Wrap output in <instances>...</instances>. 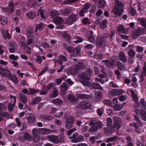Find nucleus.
<instances>
[{
    "mask_svg": "<svg viewBox=\"0 0 146 146\" xmlns=\"http://www.w3.org/2000/svg\"><path fill=\"white\" fill-rule=\"evenodd\" d=\"M9 58L13 60H16L18 58V56H15L13 54H11L9 56Z\"/></svg>",
    "mask_w": 146,
    "mask_h": 146,
    "instance_id": "0e129e2a",
    "label": "nucleus"
},
{
    "mask_svg": "<svg viewBox=\"0 0 146 146\" xmlns=\"http://www.w3.org/2000/svg\"><path fill=\"white\" fill-rule=\"evenodd\" d=\"M32 133L34 135L33 141L35 143L37 142L40 139V136L38 130L35 129H33Z\"/></svg>",
    "mask_w": 146,
    "mask_h": 146,
    "instance_id": "4468645a",
    "label": "nucleus"
},
{
    "mask_svg": "<svg viewBox=\"0 0 146 146\" xmlns=\"http://www.w3.org/2000/svg\"><path fill=\"white\" fill-rule=\"evenodd\" d=\"M77 97L80 99H89L90 98V95L85 94H78L77 95Z\"/></svg>",
    "mask_w": 146,
    "mask_h": 146,
    "instance_id": "473e14b6",
    "label": "nucleus"
},
{
    "mask_svg": "<svg viewBox=\"0 0 146 146\" xmlns=\"http://www.w3.org/2000/svg\"><path fill=\"white\" fill-rule=\"evenodd\" d=\"M85 73L88 76H90V77L92 76L93 73V71L90 68H88L86 69L85 71Z\"/></svg>",
    "mask_w": 146,
    "mask_h": 146,
    "instance_id": "a18cd8bd",
    "label": "nucleus"
},
{
    "mask_svg": "<svg viewBox=\"0 0 146 146\" xmlns=\"http://www.w3.org/2000/svg\"><path fill=\"white\" fill-rule=\"evenodd\" d=\"M38 130L39 133L42 135L52 133H53L54 131V130H51L49 129L44 128H38Z\"/></svg>",
    "mask_w": 146,
    "mask_h": 146,
    "instance_id": "2eb2a0df",
    "label": "nucleus"
},
{
    "mask_svg": "<svg viewBox=\"0 0 146 146\" xmlns=\"http://www.w3.org/2000/svg\"><path fill=\"white\" fill-rule=\"evenodd\" d=\"M1 31L5 40L7 38L9 39L11 38V36H10L7 30L1 29Z\"/></svg>",
    "mask_w": 146,
    "mask_h": 146,
    "instance_id": "4be33fe9",
    "label": "nucleus"
},
{
    "mask_svg": "<svg viewBox=\"0 0 146 146\" xmlns=\"http://www.w3.org/2000/svg\"><path fill=\"white\" fill-rule=\"evenodd\" d=\"M61 14L63 16H67L70 15L71 11V9L65 8L63 9H61L60 11Z\"/></svg>",
    "mask_w": 146,
    "mask_h": 146,
    "instance_id": "6ab92c4d",
    "label": "nucleus"
},
{
    "mask_svg": "<svg viewBox=\"0 0 146 146\" xmlns=\"http://www.w3.org/2000/svg\"><path fill=\"white\" fill-rule=\"evenodd\" d=\"M61 93L62 95L66 94L68 89V84L66 82H63L60 86Z\"/></svg>",
    "mask_w": 146,
    "mask_h": 146,
    "instance_id": "ddd939ff",
    "label": "nucleus"
},
{
    "mask_svg": "<svg viewBox=\"0 0 146 146\" xmlns=\"http://www.w3.org/2000/svg\"><path fill=\"white\" fill-rule=\"evenodd\" d=\"M78 77L80 78L79 82L84 86H89L90 85L91 77L88 76L85 72H82L79 74Z\"/></svg>",
    "mask_w": 146,
    "mask_h": 146,
    "instance_id": "f257e3e1",
    "label": "nucleus"
},
{
    "mask_svg": "<svg viewBox=\"0 0 146 146\" xmlns=\"http://www.w3.org/2000/svg\"><path fill=\"white\" fill-rule=\"evenodd\" d=\"M95 96L97 100H100L102 98V94L100 91L97 92L95 93Z\"/></svg>",
    "mask_w": 146,
    "mask_h": 146,
    "instance_id": "a19ab883",
    "label": "nucleus"
},
{
    "mask_svg": "<svg viewBox=\"0 0 146 146\" xmlns=\"http://www.w3.org/2000/svg\"><path fill=\"white\" fill-rule=\"evenodd\" d=\"M115 3L116 5L115 6H117V7L118 6L117 5H118L120 7H122L123 6V4L121 2L119 1L118 0H115Z\"/></svg>",
    "mask_w": 146,
    "mask_h": 146,
    "instance_id": "680f3d73",
    "label": "nucleus"
},
{
    "mask_svg": "<svg viewBox=\"0 0 146 146\" xmlns=\"http://www.w3.org/2000/svg\"><path fill=\"white\" fill-rule=\"evenodd\" d=\"M144 32L145 31L143 28L138 27L132 33L131 37L133 39H136L141 34H144Z\"/></svg>",
    "mask_w": 146,
    "mask_h": 146,
    "instance_id": "0eeeda50",
    "label": "nucleus"
},
{
    "mask_svg": "<svg viewBox=\"0 0 146 146\" xmlns=\"http://www.w3.org/2000/svg\"><path fill=\"white\" fill-rule=\"evenodd\" d=\"M66 121L65 122V127L67 129L71 128L74 123V120L72 119H66Z\"/></svg>",
    "mask_w": 146,
    "mask_h": 146,
    "instance_id": "aec40b11",
    "label": "nucleus"
},
{
    "mask_svg": "<svg viewBox=\"0 0 146 146\" xmlns=\"http://www.w3.org/2000/svg\"><path fill=\"white\" fill-rule=\"evenodd\" d=\"M48 139L50 141L53 142L56 144H57L58 140L57 136L53 135H48Z\"/></svg>",
    "mask_w": 146,
    "mask_h": 146,
    "instance_id": "c85d7f7f",
    "label": "nucleus"
},
{
    "mask_svg": "<svg viewBox=\"0 0 146 146\" xmlns=\"http://www.w3.org/2000/svg\"><path fill=\"white\" fill-rule=\"evenodd\" d=\"M92 107V105L90 102L86 100L81 102L77 106V107L79 108L84 110L90 109Z\"/></svg>",
    "mask_w": 146,
    "mask_h": 146,
    "instance_id": "7ed1b4c3",
    "label": "nucleus"
},
{
    "mask_svg": "<svg viewBox=\"0 0 146 146\" xmlns=\"http://www.w3.org/2000/svg\"><path fill=\"white\" fill-rule=\"evenodd\" d=\"M141 24L144 27L146 26V20L143 18H141L139 19Z\"/></svg>",
    "mask_w": 146,
    "mask_h": 146,
    "instance_id": "5fc2aeb1",
    "label": "nucleus"
},
{
    "mask_svg": "<svg viewBox=\"0 0 146 146\" xmlns=\"http://www.w3.org/2000/svg\"><path fill=\"white\" fill-rule=\"evenodd\" d=\"M124 92L122 90L114 89L111 90L110 94L113 96H118L122 94Z\"/></svg>",
    "mask_w": 146,
    "mask_h": 146,
    "instance_id": "f3484780",
    "label": "nucleus"
},
{
    "mask_svg": "<svg viewBox=\"0 0 146 146\" xmlns=\"http://www.w3.org/2000/svg\"><path fill=\"white\" fill-rule=\"evenodd\" d=\"M62 37L65 40L68 44H70L71 43V37L67 33H64L62 35Z\"/></svg>",
    "mask_w": 146,
    "mask_h": 146,
    "instance_id": "412c9836",
    "label": "nucleus"
},
{
    "mask_svg": "<svg viewBox=\"0 0 146 146\" xmlns=\"http://www.w3.org/2000/svg\"><path fill=\"white\" fill-rule=\"evenodd\" d=\"M103 102L104 104L107 106H111L112 105V103L111 101L109 100H104Z\"/></svg>",
    "mask_w": 146,
    "mask_h": 146,
    "instance_id": "052dcab7",
    "label": "nucleus"
},
{
    "mask_svg": "<svg viewBox=\"0 0 146 146\" xmlns=\"http://www.w3.org/2000/svg\"><path fill=\"white\" fill-rule=\"evenodd\" d=\"M117 137L116 136H115L113 137H111L110 138H108L107 139V141L108 142H112L115 141L117 140Z\"/></svg>",
    "mask_w": 146,
    "mask_h": 146,
    "instance_id": "bf43d9fd",
    "label": "nucleus"
},
{
    "mask_svg": "<svg viewBox=\"0 0 146 146\" xmlns=\"http://www.w3.org/2000/svg\"><path fill=\"white\" fill-rule=\"evenodd\" d=\"M105 63L106 66L110 68H113L115 67V64L112 63L108 60H103L102 61Z\"/></svg>",
    "mask_w": 146,
    "mask_h": 146,
    "instance_id": "5701e85b",
    "label": "nucleus"
},
{
    "mask_svg": "<svg viewBox=\"0 0 146 146\" xmlns=\"http://www.w3.org/2000/svg\"><path fill=\"white\" fill-rule=\"evenodd\" d=\"M68 100L71 103L74 104H77L79 100L73 95L68 94L67 96Z\"/></svg>",
    "mask_w": 146,
    "mask_h": 146,
    "instance_id": "9d476101",
    "label": "nucleus"
},
{
    "mask_svg": "<svg viewBox=\"0 0 146 146\" xmlns=\"http://www.w3.org/2000/svg\"><path fill=\"white\" fill-rule=\"evenodd\" d=\"M106 38L103 36H99L95 40L96 44L98 47L101 48L106 44Z\"/></svg>",
    "mask_w": 146,
    "mask_h": 146,
    "instance_id": "39448f33",
    "label": "nucleus"
},
{
    "mask_svg": "<svg viewBox=\"0 0 146 146\" xmlns=\"http://www.w3.org/2000/svg\"><path fill=\"white\" fill-rule=\"evenodd\" d=\"M118 31L121 32L123 33L127 34L128 32V30L127 29L124 27L122 25H120L117 26Z\"/></svg>",
    "mask_w": 146,
    "mask_h": 146,
    "instance_id": "7c9ffc66",
    "label": "nucleus"
},
{
    "mask_svg": "<svg viewBox=\"0 0 146 146\" xmlns=\"http://www.w3.org/2000/svg\"><path fill=\"white\" fill-rule=\"evenodd\" d=\"M86 36L88 40L91 42L95 43V38L92 31H88L86 34Z\"/></svg>",
    "mask_w": 146,
    "mask_h": 146,
    "instance_id": "9b49d317",
    "label": "nucleus"
},
{
    "mask_svg": "<svg viewBox=\"0 0 146 146\" xmlns=\"http://www.w3.org/2000/svg\"><path fill=\"white\" fill-rule=\"evenodd\" d=\"M48 91V90L46 89V86H44L43 87L42 91L40 93V94L42 95L46 94L47 93Z\"/></svg>",
    "mask_w": 146,
    "mask_h": 146,
    "instance_id": "49530a36",
    "label": "nucleus"
},
{
    "mask_svg": "<svg viewBox=\"0 0 146 146\" xmlns=\"http://www.w3.org/2000/svg\"><path fill=\"white\" fill-rule=\"evenodd\" d=\"M75 69L74 72H73V74L76 75L81 69H84L86 65L83 63H78V64L75 65Z\"/></svg>",
    "mask_w": 146,
    "mask_h": 146,
    "instance_id": "1a4fd4ad",
    "label": "nucleus"
},
{
    "mask_svg": "<svg viewBox=\"0 0 146 146\" xmlns=\"http://www.w3.org/2000/svg\"><path fill=\"white\" fill-rule=\"evenodd\" d=\"M110 60L112 63L116 64L118 62L119 58L117 56H115L111 58Z\"/></svg>",
    "mask_w": 146,
    "mask_h": 146,
    "instance_id": "ea45409f",
    "label": "nucleus"
},
{
    "mask_svg": "<svg viewBox=\"0 0 146 146\" xmlns=\"http://www.w3.org/2000/svg\"><path fill=\"white\" fill-rule=\"evenodd\" d=\"M114 8L113 9V11L115 15L114 17L117 18L119 16L122 14L123 10V9L121 8L120 7H117V6H115Z\"/></svg>",
    "mask_w": 146,
    "mask_h": 146,
    "instance_id": "6e6552de",
    "label": "nucleus"
},
{
    "mask_svg": "<svg viewBox=\"0 0 146 146\" xmlns=\"http://www.w3.org/2000/svg\"><path fill=\"white\" fill-rule=\"evenodd\" d=\"M6 109V106L4 104L0 103V113L2 112V111H5Z\"/></svg>",
    "mask_w": 146,
    "mask_h": 146,
    "instance_id": "864d4df0",
    "label": "nucleus"
},
{
    "mask_svg": "<svg viewBox=\"0 0 146 146\" xmlns=\"http://www.w3.org/2000/svg\"><path fill=\"white\" fill-rule=\"evenodd\" d=\"M50 15L52 18H54L56 16H58L60 15L57 11L55 10L51 12L50 13Z\"/></svg>",
    "mask_w": 146,
    "mask_h": 146,
    "instance_id": "e433bc0d",
    "label": "nucleus"
},
{
    "mask_svg": "<svg viewBox=\"0 0 146 146\" xmlns=\"http://www.w3.org/2000/svg\"><path fill=\"white\" fill-rule=\"evenodd\" d=\"M102 123L101 122H97L95 123L94 121L93 120L91 121L90 123V125L92 127L90 129V132H94L98 130V129L102 128Z\"/></svg>",
    "mask_w": 146,
    "mask_h": 146,
    "instance_id": "f03ea898",
    "label": "nucleus"
},
{
    "mask_svg": "<svg viewBox=\"0 0 146 146\" xmlns=\"http://www.w3.org/2000/svg\"><path fill=\"white\" fill-rule=\"evenodd\" d=\"M139 103L143 106L144 108L146 110V103L143 98L141 99Z\"/></svg>",
    "mask_w": 146,
    "mask_h": 146,
    "instance_id": "e2e57ef3",
    "label": "nucleus"
},
{
    "mask_svg": "<svg viewBox=\"0 0 146 146\" xmlns=\"http://www.w3.org/2000/svg\"><path fill=\"white\" fill-rule=\"evenodd\" d=\"M78 135V133H74L71 136L69 137V138L71 139L72 142L74 143L82 141L84 139L83 136L82 135Z\"/></svg>",
    "mask_w": 146,
    "mask_h": 146,
    "instance_id": "20e7f679",
    "label": "nucleus"
},
{
    "mask_svg": "<svg viewBox=\"0 0 146 146\" xmlns=\"http://www.w3.org/2000/svg\"><path fill=\"white\" fill-rule=\"evenodd\" d=\"M1 75L6 78H10L11 77L12 74L10 70L7 68H4L1 72Z\"/></svg>",
    "mask_w": 146,
    "mask_h": 146,
    "instance_id": "dca6fc26",
    "label": "nucleus"
},
{
    "mask_svg": "<svg viewBox=\"0 0 146 146\" xmlns=\"http://www.w3.org/2000/svg\"><path fill=\"white\" fill-rule=\"evenodd\" d=\"M58 142L57 144L58 143H63L64 142V137L62 135H60L57 137Z\"/></svg>",
    "mask_w": 146,
    "mask_h": 146,
    "instance_id": "de8ad7c7",
    "label": "nucleus"
},
{
    "mask_svg": "<svg viewBox=\"0 0 146 146\" xmlns=\"http://www.w3.org/2000/svg\"><path fill=\"white\" fill-rule=\"evenodd\" d=\"M58 91L56 88H54L53 90V94L51 96L52 98H55L58 95Z\"/></svg>",
    "mask_w": 146,
    "mask_h": 146,
    "instance_id": "09e8293b",
    "label": "nucleus"
},
{
    "mask_svg": "<svg viewBox=\"0 0 146 146\" xmlns=\"http://www.w3.org/2000/svg\"><path fill=\"white\" fill-rule=\"evenodd\" d=\"M76 40L74 41L75 43H79L82 42L83 41V39L82 37H81L79 36H76Z\"/></svg>",
    "mask_w": 146,
    "mask_h": 146,
    "instance_id": "6e6d98bb",
    "label": "nucleus"
},
{
    "mask_svg": "<svg viewBox=\"0 0 146 146\" xmlns=\"http://www.w3.org/2000/svg\"><path fill=\"white\" fill-rule=\"evenodd\" d=\"M44 26V23H40L39 24L37 25L36 26L35 31L36 32L38 29L41 31L42 30Z\"/></svg>",
    "mask_w": 146,
    "mask_h": 146,
    "instance_id": "2f4dec72",
    "label": "nucleus"
},
{
    "mask_svg": "<svg viewBox=\"0 0 146 146\" xmlns=\"http://www.w3.org/2000/svg\"><path fill=\"white\" fill-rule=\"evenodd\" d=\"M123 108L122 105L121 104H116L114 105L113 107V110L115 111L120 110Z\"/></svg>",
    "mask_w": 146,
    "mask_h": 146,
    "instance_id": "72a5a7b5",
    "label": "nucleus"
},
{
    "mask_svg": "<svg viewBox=\"0 0 146 146\" xmlns=\"http://www.w3.org/2000/svg\"><path fill=\"white\" fill-rule=\"evenodd\" d=\"M42 101V98L39 97H36L33 99L31 101L30 104L33 105L38 103L39 102Z\"/></svg>",
    "mask_w": 146,
    "mask_h": 146,
    "instance_id": "393cba45",
    "label": "nucleus"
},
{
    "mask_svg": "<svg viewBox=\"0 0 146 146\" xmlns=\"http://www.w3.org/2000/svg\"><path fill=\"white\" fill-rule=\"evenodd\" d=\"M104 131L105 133L107 134V135L110 134L111 132V127H105L104 128Z\"/></svg>",
    "mask_w": 146,
    "mask_h": 146,
    "instance_id": "79ce46f5",
    "label": "nucleus"
},
{
    "mask_svg": "<svg viewBox=\"0 0 146 146\" xmlns=\"http://www.w3.org/2000/svg\"><path fill=\"white\" fill-rule=\"evenodd\" d=\"M141 73L144 74L145 76L146 77V62H144V64L142 72Z\"/></svg>",
    "mask_w": 146,
    "mask_h": 146,
    "instance_id": "69168bd1",
    "label": "nucleus"
},
{
    "mask_svg": "<svg viewBox=\"0 0 146 146\" xmlns=\"http://www.w3.org/2000/svg\"><path fill=\"white\" fill-rule=\"evenodd\" d=\"M23 137L26 140H29L30 138V135L27 132H25L23 135Z\"/></svg>",
    "mask_w": 146,
    "mask_h": 146,
    "instance_id": "338daca9",
    "label": "nucleus"
},
{
    "mask_svg": "<svg viewBox=\"0 0 146 146\" xmlns=\"http://www.w3.org/2000/svg\"><path fill=\"white\" fill-rule=\"evenodd\" d=\"M81 50L80 48L78 46H77L74 48L73 52H72V56L74 57L77 56L78 55H79Z\"/></svg>",
    "mask_w": 146,
    "mask_h": 146,
    "instance_id": "bb28decb",
    "label": "nucleus"
},
{
    "mask_svg": "<svg viewBox=\"0 0 146 146\" xmlns=\"http://www.w3.org/2000/svg\"><path fill=\"white\" fill-rule=\"evenodd\" d=\"M115 121L114 127L115 128L119 129L120 127L121 120V119H113Z\"/></svg>",
    "mask_w": 146,
    "mask_h": 146,
    "instance_id": "a878e982",
    "label": "nucleus"
},
{
    "mask_svg": "<svg viewBox=\"0 0 146 146\" xmlns=\"http://www.w3.org/2000/svg\"><path fill=\"white\" fill-rule=\"evenodd\" d=\"M142 119H146V113L144 110H142L140 111Z\"/></svg>",
    "mask_w": 146,
    "mask_h": 146,
    "instance_id": "13d9d810",
    "label": "nucleus"
},
{
    "mask_svg": "<svg viewBox=\"0 0 146 146\" xmlns=\"http://www.w3.org/2000/svg\"><path fill=\"white\" fill-rule=\"evenodd\" d=\"M19 98L23 103L26 104L27 102V100L25 96L22 93H19L18 95Z\"/></svg>",
    "mask_w": 146,
    "mask_h": 146,
    "instance_id": "b1692460",
    "label": "nucleus"
},
{
    "mask_svg": "<svg viewBox=\"0 0 146 146\" xmlns=\"http://www.w3.org/2000/svg\"><path fill=\"white\" fill-rule=\"evenodd\" d=\"M119 58L124 63L127 62V59L124 54V52H120L119 53Z\"/></svg>",
    "mask_w": 146,
    "mask_h": 146,
    "instance_id": "c756f323",
    "label": "nucleus"
},
{
    "mask_svg": "<svg viewBox=\"0 0 146 146\" xmlns=\"http://www.w3.org/2000/svg\"><path fill=\"white\" fill-rule=\"evenodd\" d=\"M10 79L12 80L15 84H18V79L15 75H14L12 76H11V77H10Z\"/></svg>",
    "mask_w": 146,
    "mask_h": 146,
    "instance_id": "37998d69",
    "label": "nucleus"
},
{
    "mask_svg": "<svg viewBox=\"0 0 146 146\" xmlns=\"http://www.w3.org/2000/svg\"><path fill=\"white\" fill-rule=\"evenodd\" d=\"M0 116L4 117L7 118L9 116V114L7 112H2L0 113Z\"/></svg>",
    "mask_w": 146,
    "mask_h": 146,
    "instance_id": "3c124183",
    "label": "nucleus"
},
{
    "mask_svg": "<svg viewBox=\"0 0 146 146\" xmlns=\"http://www.w3.org/2000/svg\"><path fill=\"white\" fill-rule=\"evenodd\" d=\"M52 102L57 105H59L62 104L63 102L62 100L60 99H56L52 100Z\"/></svg>",
    "mask_w": 146,
    "mask_h": 146,
    "instance_id": "4c0bfd02",
    "label": "nucleus"
},
{
    "mask_svg": "<svg viewBox=\"0 0 146 146\" xmlns=\"http://www.w3.org/2000/svg\"><path fill=\"white\" fill-rule=\"evenodd\" d=\"M29 92L28 93V95H31L32 94H34L39 92L38 90H35L34 89L29 88Z\"/></svg>",
    "mask_w": 146,
    "mask_h": 146,
    "instance_id": "c03bdc74",
    "label": "nucleus"
},
{
    "mask_svg": "<svg viewBox=\"0 0 146 146\" xmlns=\"http://www.w3.org/2000/svg\"><path fill=\"white\" fill-rule=\"evenodd\" d=\"M118 98L120 101H123L126 99L127 97L126 96L121 95L118 96Z\"/></svg>",
    "mask_w": 146,
    "mask_h": 146,
    "instance_id": "774afa93",
    "label": "nucleus"
},
{
    "mask_svg": "<svg viewBox=\"0 0 146 146\" xmlns=\"http://www.w3.org/2000/svg\"><path fill=\"white\" fill-rule=\"evenodd\" d=\"M53 21L54 23L57 25L62 24L64 21L63 19L61 17L56 16L54 18Z\"/></svg>",
    "mask_w": 146,
    "mask_h": 146,
    "instance_id": "a211bd4d",
    "label": "nucleus"
},
{
    "mask_svg": "<svg viewBox=\"0 0 146 146\" xmlns=\"http://www.w3.org/2000/svg\"><path fill=\"white\" fill-rule=\"evenodd\" d=\"M26 15L29 19H33L35 18L36 16V15L34 12H27L26 13Z\"/></svg>",
    "mask_w": 146,
    "mask_h": 146,
    "instance_id": "c9c22d12",
    "label": "nucleus"
},
{
    "mask_svg": "<svg viewBox=\"0 0 146 146\" xmlns=\"http://www.w3.org/2000/svg\"><path fill=\"white\" fill-rule=\"evenodd\" d=\"M77 14H71L66 20L65 21L66 24L69 25L72 24L77 20Z\"/></svg>",
    "mask_w": 146,
    "mask_h": 146,
    "instance_id": "423d86ee",
    "label": "nucleus"
},
{
    "mask_svg": "<svg viewBox=\"0 0 146 146\" xmlns=\"http://www.w3.org/2000/svg\"><path fill=\"white\" fill-rule=\"evenodd\" d=\"M15 6V5L13 3H10L9 4L8 8L3 9V10L5 12L12 14L14 11Z\"/></svg>",
    "mask_w": 146,
    "mask_h": 146,
    "instance_id": "f8f14e48",
    "label": "nucleus"
},
{
    "mask_svg": "<svg viewBox=\"0 0 146 146\" xmlns=\"http://www.w3.org/2000/svg\"><path fill=\"white\" fill-rule=\"evenodd\" d=\"M106 4V3L104 0H99V5L100 8L104 7Z\"/></svg>",
    "mask_w": 146,
    "mask_h": 146,
    "instance_id": "603ef678",
    "label": "nucleus"
},
{
    "mask_svg": "<svg viewBox=\"0 0 146 146\" xmlns=\"http://www.w3.org/2000/svg\"><path fill=\"white\" fill-rule=\"evenodd\" d=\"M115 66H117V68L120 70H122L123 69V66L122 64L120 62H118L116 64H115Z\"/></svg>",
    "mask_w": 146,
    "mask_h": 146,
    "instance_id": "8fccbe9b",
    "label": "nucleus"
},
{
    "mask_svg": "<svg viewBox=\"0 0 146 146\" xmlns=\"http://www.w3.org/2000/svg\"><path fill=\"white\" fill-rule=\"evenodd\" d=\"M128 54L130 58H133L135 55V53L133 49H131L128 52Z\"/></svg>",
    "mask_w": 146,
    "mask_h": 146,
    "instance_id": "58836bf2",
    "label": "nucleus"
},
{
    "mask_svg": "<svg viewBox=\"0 0 146 146\" xmlns=\"http://www.w3.org/2000/svg\"><path fill=\"white\" fill-rule=\"evenodd\" d=\"M78 0H67L64 2V4L66 5L72 3L74 2H77Z\"/></svg>",
    "mask_w": 146,
    "mask_h": 146,
    "instance_id": "4d7b16f0",
    "label": "nucleus"
},
{
    "mask_svg": "<svg viewBox=\"0 0 146 146\" xmlns=\"http://www.w3.org/2000/svg\"><path fill=\"white\" fill-rule=\"evenodd\" d=\"M108 21L106 19H104L102 21L100 25V28L102 29H104L107 27Z\"/></svg>",
    "mask_w": 146,
    "mask_h": 146,
    "instance_id": "f704fd0d",
    "label": "nucleus"
},
{
    "mask_svg": "<svg viewBox=\"0 0 146 146\" xmlns=\"http://www.w3.org/2000/svg\"><path fill=\"white\" fill-rule=\"evenodd\" d=\"M91 87L95 89L103 90V88L98 83L94 82L91 86Z\"/></svg>",
    "mask_w": 146,
    "mask_h": 146,
    "instance_id": "cd10ccee",
    "label": "nucleus"
}]
</instances>
